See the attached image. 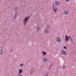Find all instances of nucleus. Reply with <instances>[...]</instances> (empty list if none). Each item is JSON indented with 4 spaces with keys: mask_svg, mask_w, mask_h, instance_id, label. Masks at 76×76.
<instances>
[{
    "mask_svg": "<svg viewBox=\"0 0 76 76\" xmlns=\"http://www.w3.org/2000/svg\"><path fill=\"white\" fill-rule=\"evenodd\" d=\"M17 15H18V12H15V18H16L17 16Z\"/></svg>",
    "mask_w": 76,
    "mask_h": 76,
    "instance_id": "obj_15",
    "label": "nucleus"
},
{
    "mask_svg": "<svg viewBox=\"0 0 76 76\" xmlns=\"http://www.w3.org/2000/svg\"><path fill=\"white\" fill-rule=\"evenodd\" d=\"M71 41H73V40H72V39H71Z\"/></svg>",
    "mask_w": 76,
    "mask_h": 76,
    "instance_id": "obj_28",
    "label": "nucleus"
},
{
    "mask_svg": "<svg viewBox=\"0 0 76 76\" xmlns=\"http://www.w3.org/2000/svg\"><path fill=\"white\" fill-rule=\"evenodd\" d=\"M65 37V41L66 42H67V41H69V37L66 35Z\"/></svg>",
    "mask_w": 76,
    "mask_h": 76,
    "instance_id": "obj_5",
    "label": "nucleus"
},
{
    "mask_svg": "<svg viewBox=\"0 0 76 76\" xmlns=\"http://www.w3.org/2000/svg\"><path fill=\"white\" fill-rule=\"evenodd\" d=\"M48 61V59H47L46 58H45L44 59H43V61L44 62H47Z\"/></svg>",
    "mask_w": 76,
    "mask_h": 76,
    "instance_id": "obj_7",
    "label": "nucleus"
},
{
    "mask_svg": "<svg viewBox=\"0 0 76 76\" xmlns=\"http://www.w3.org/2000/svg\"><path fill=\"white\" fill-rule=\"evenodd\" d=\"M52 66V64H51L50 66V67H51V66Z\"/></svg>",
    "mask_w": 76,
    "mask_h": 76,
    "instance_id": "obj_30",
    "label": "nucleus"
},
{
    "mask_svg": "<svg viewBox=\"0 0 76 76\" xmlns=\"http://www.w3.org/2000/svg\"><path fill=\"white\" fill-rule=\"evenodd\" d=\"M18 9V7H14V10H17Z\"/></svg>",
    "mask_w": 76,
    "mask_h": 76,
    "instance_id": "obj_11",
    "label": "nucleus"
},
{
    "mask_svg": "<svg viewBox=\"0 0 76 76\" xmlns=\"http://www.w3.org/2000/svg\"><path fill=\"white\" fill-rule=\"evenodd\" d=\"M69 39H71V37H70V36H69Z\"/></svg>",
    "mask_w": 76,
    "mask_h": 76,
    "instance_id": "obj_25",
    "label": "nucleus"
},
{
    "mask_svg": "<svg viewBox=\"0 0 76 76\" xmlns=\"http://www.w3.org/2000/svg\"><path fill=\"white\" fill-rule=\"evenodd\" d=\"M19 76H23V75H22V74H20L19 75Z\"/></svg>",
    "mask_w": 76,
    "mask_h": 76,
    "instance_id": "obj_19",
    "label": "nucleus"
},
{
    "mask_svg": "<svg viewBox=\"0 0 76 76\" xmlns=\"http://www.w3.org/2000/svg\"><path fill=\"white\" fill-rule=\"evenodd\" d=\"M3 53V51L1 49H0V54H2Z\"/></svg>",
    "mask_w": 76,
    "mask_h": 76,
    "instance_id": "obj_14",
    "label": "nucleus"
},
{
    "mask_svg": "<svg viewBox=\"0 0 76 76\" xmlns=\"http://www.w3.org/2000/svg\"><path fill=\"white\" fill-rule=\"evenodd\" d=\"M43 56H45V54H43Z\"/></svg>",
    "mask_w": 76,
    "mask_h": 76,
    "instance_id": "obj_29",
    "label": "nucleus"
},
{
    "mask_svg": "<svg viewBox=\"0 0 76 76\" xmlns=\"http://www.w3.org/2000/svg\"><path fill=\"white\" fill-rule=\"evenodd\" d=\"M44 76H48V72L46 73Z\"/></svg>",
    "mask_w": 76,
    "mask_h": 76,
    "instance_id": "obj_13",
    "label": "nucleus"
},
{
    "mask_svg": "<svg viewBox=\"0 0 76 76\" xmlns=\"http://www.w3.org/2000/svg\"><path fill=\"white\" fill-rule=\"evenodd\" d=\"M64 49H66V48H67L66 46H64Z\"/></svg>",
    "mask_w": 76,
    "mask_h": 76,
    "instance_id": "obj_24",
    "label": "nucleus"
},
{
    "mask_svg": "<svg viewBox=\"0 0 76 76\" xmlns=\"http://www.w3.org/2000/svg\"><path fill=\"white\" fill-rule=\"evenodd\" d=\"M31 17L30 16H28V17H26V18L24 19H29V18Z\"/></svg>",
    "mask_w": 76,
    "mask_h": 76,
    "instance_id": "obj_10",
    "label": "nucleus"
},
{
    "mask_svg": "<svg viewBox=\"0 0 76 76\" xmlns=\"http://www.w3.org/2000/svg\"><path fill=\"white\" fill-rule=\"evenodd\" d=\"M66 52L64 50H62L61 52V54L63 56H66Z\"/></svg>",
    "mask_w": 76,
    "mask_h": 76,
    "instance_id": "obj_2",
    "label": "nucleus"
},
{
    "mask_svg": "<svg viewBox=\"0 0 76 76\" xmlns=\"http://www.w3.org/2000/svg\"><path fill=\"white\" fill-rule=\"evenodd\" d=\"M23 66V64H20V66L22 67V66Z\"/></svg>",
    "mask_w": 76,
    "mask_h": 76,
    "instance_id": "obj_20",
    "label": "nucleus"
},
{
    "mask_svg": "<svg viewBox=\"0 0 76 76\" xmlns=\"http://www.w3.org/2000/svg\"><path fill=\"white\" fill-rule=\"evenodd\" d=\"M66 65H64V68H66Z\"/></svg>",
    "mask_w": 76,
    "mask_h": 76,
    "instance_id": "obj_26",
    "label": "nucleus"
},
{
    "mask_svg": "<svg viewBox=\"0 0 76 76\" xmlns=\"http://www.w3.org/2000/svg\"><path fill=\"white\" fill-rule=\"evenodd\" d=\"M27 21H28V19H25L24 20H23V25H25L26 24Z\"/></svg>",
    "mask_w": 76,
    "mask_h": 76,
    "instance_id": "obj_3",
    "label": "nucleus"
},
{
    "mask_svg": "<svg viewBox=\"0 0 76 76\" xmlns=\"http://www.w3.org/2000/svg\"><path fill=\"white\" fill-rule=\"evenodd\" d=\"M54 12H56V11H57V8H56V9H53Z\"/></svg>",
    "mask_w": 76,
    "mask_h": 76,
    "instance_id": "obj_16",
    "label": "nucleus"
},
{
    "mask_svg": "<svg viewBox=\"0 0 76 76\" xmlns=\"http://www.w3.org/2000/svg\"><path fill=\"white\" fill-rule=\"evenodd\" d=\"M30 75H32V74H33V73L32 72H30Z\"/></svg>",
    "mask_w": 76,
    "mask_h": 76,
    "instance_id": "obj_21",
    "label": "nucleus"
},
{
    "mask_svg": "<svg viewBox=\"0 0 76 76\" xmlns=\"http://www.w3.org/2000/svg\"><path fill=\"white\" fill-rule=\"evenodd\" d=\"M42 53L43 54H45V55H47V53L43 51L42 52Z\"/></svg>",
    "mask_w": 76,
    "mask_h": 76,
    "instance_id": "obj_18",
    "label": "nucleus"
},
{
    "mask_svg": "<svg viewBox=\"0 0 76 76\" xmlns=\"http://www.w3.org/2000/svg\"><path fill=\"white\" fill-rule=\"evenodd\" d=\"M52 9H57V7H56V6H55V5H54V4H53Z\"/></svg>",
    "mask_w": 76,
    "mask_h": 76,
    "instance_id": "obj_8",
    "label": "nucleus"
},
{
    "mask_svg": "<svg viewBox=\"0 0 76 76\" xmlns=\"http://www.w3.org/2000/svg\"><path fill=\"white\" fill-rule=\"evenodd\" d=\"M12 50H10V53H11V52H12Z\"/></svg>",
    "mask_w": 76,
    "mask_h": 76,
    "instance_id": "obj_27",
    "label": "nucleus"
},
{
    "mask_svg": "<svg viewBox=\"0 0 76 76\" xmlns=\"http://www.w3.org/2000/svg\"><path fill=\"white\" fill-rule=\"evenodd\" d=\"M23 71V70H22V69H20L19 70V73H20V74L22 73Z\"/></svg>",
    "mask_w": 76,
    "mask_h": 76,
    "instance_id": "obj_9",
    "label": "nucleus"
},
{
    "mask_svg": "<svg viewBox=\"0 0 76 76\" xmlns=\"http://www.w3.org/2000/svg\"><path fill=\"white\" fill-rule=\"evenodd\" d=\"M39 27H37V32H39Z\"/></svg>",
    "mask_w": 76,
    "mask_h": 76,
    "instance_id": "obj_17",
    "label": "nucleus"
},
{
    "mask_svg": "<svg viewBox=\"0 0 76 76\" xmlns=\"http://www.w3.org/2000/svg\"><path fill=\"white\" fill-rule=\"evenodd\" d=\"M55 4L56 6H59L60 3H59V2L56 1L55 2Z\"/></svg>",
    "mask_w": 76,
    "mask_h": 76,
    "instance_id": "obj_6",
    "label": "nucleus"
},
{
    "mask_svg": "<svg viewBox=\"0 0 76 76\" xmlns=\"http://www.w3.org/2000/svg\"><path fill=\"white\" fill-rule=\"evenodd\" d=\"M64 13L65 15H67L68 13V11H66V10L64 11Z\"/></svg>",
    "mask_w": 76,
    "mask_h": 76,
    "instance_id": "obj_12",
    "label": "nucleus"
},
{
    "mask_svg": "<svg viewBox=\"0 0 76 76\" xmlns=\"http://www.w3.org/2000/svg\"><path fill=\"white\" fill-rule=\"evenodd\" d=\"M14 19H15V18L14 17Z\"/></svg>",
    "mask_w": 76,
    "mask_h": 76,
    "instance_id": "obj_32",
    "label": "nucleus"
},
{
    "mask_svg": "<svg viewBox=\"0 0 76 76\" xmlns=\"http://www.w3.org/2000/svg\"><path fill=\"white\" fill-rule=\"evenodd\" d=\"M44 32L45 34H48L49 33V31H48V30L47 29H46L44 31Z\"/></svg>",
    "mask_w": 76,
    "mask_h": 76,
    "instance_id": "obj_4",
    "label": "nucleus"
},
{
    "mask_svg": "<svg viewBox=\"0 0 76 76\" xmlns=\"http://www.w3.org/2000/svg\"><path fill=\"white\" fill-rule=\"evenodd\" d=\"M66 1H67V2H69V1H70V0H66Z\"/></svg>",
    "mask_w": 76,
    "mask_h": 76,
    "instance_id": "obj_22",
    "label": "nucleus"
},
{
    "mask_svg": "<svg viewBox=\"0 0 76 76\" xmlns=\"http://www.w3.org/2000/svg\"><path fill=\"white\" fill-rule=\"evenodd\" d=\"M75 42H76V39H75Z\"/></svg>",
    "mask_w": 76,
    "mask_h": 76,
    "instance_id": "obj_31",
    "label": "nucleus"
},
{
    "mask_svg": "<svg viewBox=\"0 0 76 76\" xmlns=\"http://www.w3.org/2000/svg\"><path fill=\"white\" fill-rule=\"evenodd\" d=\"M45 3H47V0H46L45 1Z\"/></svg>",
    "mask_w": 76,
    "mask_h": 76,
    "instance_id": "obj_23",
    "label": "nucleus"
},
{
    "mask_svg": "<svg viewBox=\"0 0 76 76\" xmlns=\"http://www.w3.org/2000/svg\"><path fill=\"white\" fill-rule=\"evenodd\" d=\"M55 41H56L58 43L59 42H61V38H60V37H57L56 38Z\"/></svg>",
    "mask_w": 76,
    "mask_h": 76,
    "instance_id": "obj_1",
    "label": "nucleus"
}]
</instances>
